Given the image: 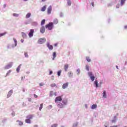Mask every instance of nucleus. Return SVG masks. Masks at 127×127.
Returning a JSON list of instances; mask_svg holds the SVG:
<instances>
[{"label": "nucleus", "instance_id": "nucleus-20", "mask_svg": "<svg viewBox=\"0 0 127 127\" xmlns=\"http://www.w3.org/2000/svg\"><path fill=\"white\" fill-rule=\"evenodd\" d=\"M46 10V6H44L43 7L41 8V11H45Z\"/></svg>", "mask_w": 127, "mask_h": 127}, {"label": "nucleus", "instance_id": "nucleus-50", "mask_svg": "<svg viewBox=\"0 0 127 127\" xmlns=\"http://www.w3.org/2000/svg\"><path fill=\"white\" fill-rule=\"evenodd\" d=\"M53 73V71H50L49 75H51Z\"/></svg>", "mask_w": 127, "mask_h": 127}, {"label": "nucleus", "instance_id": "nucleus-56", "mask_svg": "<svg viewBox=\"0 0 127 127\" xmlns=\"http://www.w3.org/2000/svg\"><path fill=\"white\" fill-rule=\"evenodd\" d=\"M124 27H125V29H127V26H125Z\"/></svg>", "mask_w": 127, "mask_h": 127}, {"label": "nucleus", "instance_id": "nucleus-7", "mask_svg": "<svg viewBox=\"0 0 127 127\" xmlns=\"http://www.w3.org/2000/svg\"><path fill=\"white\" fill-rule=\"evenodd\" d=\"M47 46L50 50H53V46L51 45L50 44H49V43H48L47 44Z\"/></svg>", "mask_w": 127, "mask_h": 127}, {"label": "nucleus", "instance_id": "nucleus-19", "mask_svg": "<svg viewBox=\"0 0 127 127\" xmlns=\"http://www.w3.org/2000/svg\"><path fill=\"white\" fill-rule=\"evenodd\" d=\"M91 108H92V109H97V104H95L92 105V107H91Z\"/></svg>", "mask_w": 127, "mask_h": 127}, {"label": "nucleus", "instance_id": "nucleus-22", "mask_svg": "<svg viewBox=\"0 0 127 127\" xmlns=\"http://www.w3.org/2000/svg\"><path fill=\"white\" fill-rule=\"evenodd\" d=\"M43 108V103H42L40 104V107H39V111H41V110H42V108Z\"/></svg>", "mask_w": 127, "mask_h": 127}, {"label": "nucleus", "instance_id": "nucleus-42", "mask_svg": "<svg viewBox=\"0 0 127 127\" xmlns=\"http://www.w3.org/2000/svg\"><path fill=\"white\" fill-rule=\"evenodd\" d=\"M11 115H12V116L13 117H14V116H15V112H13L12 113Z\"/></svg>", "mask_w": 127, "mask_h": 127}, {"label": "nucleus", "instance_id": "nucleus-28", "mask_svg": "<svg viewBox=\"0 0 127 127\" xmlns=\"http://www.w3.org/2000/svg\"><path fill=\"white\" fill-rule=\"evenodd\" d=\"M14 42L15 43V46H17V41L15 38H13Z\"/></svg>", "mask_w": 127, "mask_h": 127}, {"label": "nucleus", "instance_id": "nucleus-44", "mask_svg": "<svg viewBox=\"0 0 127 127\" xmlns=\"http://www.w3.org/2000/svg\"><path fill=\"white\" fill-rule=\"evenodd\" d=\"M117 8H120V4H117L116 5Z\"/></svg>", "mask_w": 127, "mask_h": 127}, {"label": "nucleus", "instance_id": "nucleus-62", "mask_svg": "<svg viewBox=\"0 0 127 127\" xmlns=\"http://www.w3.org/2000/svg\"><path fill=\"white\" fill-rule=\"evenodd\" d=\"M110 5H111V4H109V5H108V6H110Z\"/></svg>", "mask_w": 127, "mask_h": 127}, {"label": "nucleus", "instance_id": "nucleus-15", "mask_svg": "<svg viewBox=\"0 0 127 127\" xmlns=\"http://www.w3.org/2000/svg\"><path fill=\"white\" fill-rule=\"evenodd\" d=\"M56 56H57V55H56V52H54L53 54V60H54V59L56 58Z\"/></svg>", "mask_w": 127, "mask_h": 127}, {"label": "nucleus", "instance_id": "nucleus-32", "mask_svg": "<svg viewBox=\"0 0 127 127\" xmlns=\"http://www.w3.org/2000/svg\"><path fill=\"white\" fill-rule=\"evenodd\" d=\"M86 60L88 62H91V59H90V57H86Z\"/></svg>", "mask_w": 127, "mask_h": 127}, {"label": "nucleus", "instance_id": "nucleus-17", "mask_svg": "<svg viewBox=\"0 0 127 127\" xmlns=\"http://www.w3.org/2000/svg\"><path fill=\"white\" fill-rule=\"evenodd\" d=\"M30 16H31V13H28L26 15V18H29V17H30Z\"/></svg>", "mask_w": 127, "mask_h": 127}, {"label": "nucleus", "instance_id": "nucleus-63", "mask_svg": "<svg viewBox=\"0 0 127 127\" xmlns=\"http://www.w3.org/2000/svg\"><path fill=\"white\" fill-rule=\"evenodd\" d=\"M55 96H56V93H55Z\"/></svg>", "mask_w": 127, "mask_h": 127}, {"label": "nucleus", "instance_id": "nucleus-52", "mask_svg": "<svg viewBox=\"0 0 127 127\" xmlns=\"http://www.w3.org/2000/svg\"><path fill=\"white\" fill-rule=\"evenodd\" d=\"M57 45H58V43H56L54 44V46L55 47L57 46Z\"/></svg>", "mask_w": 127, "mask_h": 127}, {"label": "nucleus", "instance_id": "nucleus-6", "mask_svg": "<svg viewBox=\"0 0 127 127\" xmlns=\"http://www.w3.org/2000/svg\"><path fill=\"white\" fill-rule=\"evenodd\" d=\"M51 11H52V6H49L48 8L47 12L48 14H51Z\"/></svg>", "mask_w": 127, "mask_h": 127}, {"label": "nucleus", "instance_id": "nucleus-60", "mask_svg": "<svg viewBox=\"0 0 127 127\" xmlns=\"http://www.w3.org/2000/svg\"><path fill=\"white\" fill-rule=\"evenodd\" d=\"M28 0H24V1H27Z\"/></svg>", "mask_w": 127, "mask_h": 127}, {"label": "nucleus", "instance_id": "nucleus-2", "mask_svg": "<svg viewBox=\"0 0 127 127\" xmlns=\"http://www.w3.org/2000/svg\"><path fill=\"white\" fill-rule=\"evenodd\" d=\"M46 42V39H45V38H42L38 40V43L39 44H43V43H44V42Z\"/></svg>", "mask_w": 127, "mask_h": 127}, {"label": "nucleus", "instance_id": "nucleus-61", "mask_svg": "<svg viewBox=\"0 0 127 127\" xmlns=\"http://www.w3.org/2000/svg\"><path fill=\"white\" fill-rule=\"evenodd\" d=\"M23 92H25V90L23 89Z\"/></svg>", "mask_w": 127, "mask_h": 127}, {"label": "nucleus", "instance_id": "nucleus-9", "mask_svg": "<svg viewBox=\"0 0 127 127\" xmlns=\"http://www.w3.org/2000/svg\"><path fill=\"white\" fill-rule=\"evenodd\" d=\"M41 33H44L45 32V27L44 26H42L40 28Z\"/></svg>", "mask_w": 127, "mask_h": 127}, {"label": "nucleus", "instance_id": "nucleus-14", "mask_svg": "<svg viewBox=\"0 0 127 127\" xmlns=\"http://www.w3.org/2000/svg\"><path fill=\"white\" fill-rule=\"evenodd\" d=\"M58 108H64V105L62 103H60L58 105Z\"/></svg>", "mask_w": 127, "mask_h": 127}, {"label": "nucleus", "instance_id": "nucleus-1", "mask_svg": "<svg viewBox=\"0 0 127 127\" xmlns=\"http://www.w3.org/2000/svg\"><path fill=\"white\" fill-rule=\"evenodd\" d=\"M54 26L53 23L50 22L49 24L46 25L45 27L46 28H48L49 30H52Z\"/></svg>", "mask_w": 127, "mask_h": 127}, {"label": "nucleus", "instance_id": "nucleus-4", "mask_svg": "<svg viewBox=\"0 0 127 127\" xmlns=\"http://www.w3.org/2000/svg\"><path fill=\"white\" fill-rule=\"evenodd\" d=\"M88 76L90 77L91 80L93 81L95 80V76L93 75V73L91 72H88Z\"/></svg>", "mask_w": 127, "mask_h": 127}, {"label": "nucleus", "instance_id": "nucleus-3", "mask_svg": "<svg viewBox=\"0 0 127 127\" xmlns=\"http://www.w3.org/2000/svg\"><path fill=\"white\" fill-rule=\"evenodd\" d=\"M34 33V29H32L30 30V32L28 34V36L30 38L32 37L33 36V34Z\"/></svg>", "mask_w": 127, "mask_h": 127}, {"label": "nucleus", "instance_id": "nucleus-54", "mask_svg": "<svg viewBox=\"0 0 127 127\" xmlns=\"http://www.w3.org/2000/svg\"><path fill=\"white\" fill-rule=\"evenodd\" d=\"M39 85H40V86H43V84H42V83H40Z\"/></svg>", "mask_w": 127, "mask_h": 127}, {"label": "nucleus", "instance_id": "nucleus-53", "mask_svg": "<svg viewBox=\"0 0 127 127\" xmlns=\"http://www.w3.org/2000/svg\"><path fill=\"white\" fill-rule=\"evenodd\" d=\"M110 127H118V126H111Z\"/></svg>", "mask_w": 127, "mask_h": 127}, {"label": "nucleus", "instance_id": "nucleus-10", "mask_svg": "<svg viewBox=\"0 0 127 127\" xmlns=\"http://www.w3.org/2000/svg\"><path fill=\"white\" fill-rule=\"evenodd\" d=\"M12 67V64H10L5 66V69L6 70L7 69H9V68H11Z\"/></svg>", "mask_w": 127, "mask_h": 127}, {"label": "nucleus", "instance_id": "nucleus-38", "mask_svg": "<svg viewBox=\"0 0 127 127\" xmlns=\"http://www.w3.org/2000/svg\"><path fill=\"white\" fill-rule=\"evenodd\" d=\"M18 15H19V14H17V13H13V16H15L16 17H17V16H18Z\"/></svg>", "mask_w": 127, "mask_h": 127}, {"label": "nucleus", "instance_id": "nucleus-11", "mask_svg": "<svg viewBox=\"0 0 127 127\" xmlns=\"http://www.w3.org/2000/svg\"><path fill=\"white\" fill-rule=\"evenodd\" d=\"M68 68H69V64H64V69L65 72H67V70H68Z\"/></svg>", "mask_w": 127, "mask_h": 127}, {"label": "nucleus", "instance_id": "nucleus-23", "mask_svg": "<svg viewBox=\"0 0 127 127\" xmlns=\"http://www.w3.org/2000/svg\"><path fill=\"white\" fill-rule=\"evenodd\" d=\"M54 24H57V23H58V19H55L54 20Z\"/></svg>", "mask_w": 127, "mask_h": 127}, {"label": "nucleus", "instance_id": "nucleus-34", "mask_svg": "<svg viewBox=\"0 0 127 127\" xmlns=\"http://www.w3.org/2000/svg\"><path fill=\"white\" fill-rule=\"evenodd\" d=\"M67 4L68 5L70 6L71 5V0H67Z\"/></svg>", "mask_w": 127, "mask_h": 127}, {"label": "nucleus", "instance_id": "nucleus-39", "mask_svg": "<svg viewBox=\"0 0 127 127\" xmlns=\"http://www.w3.org/2000/svg\"><path fill=\"white\" fill-rule=\"evenodd\" d=\"M24 55L25 57H26L27 58H28V54H27V53H25Z\"/></svg>", "mask_w": 127, "mask_h": 127}, {"label": "nucleus", "instance_id": "nucleus-29", "mask_svg": "<svg viewBox=\"0 0 127 127\" xmlns=\"http://www.w3.org/2000/svg\"><path fill=\"white\" fill-rule=\"evenodd\" d=\"M94 85L96 86V88H98V81L97 80L95 81Z\"/></svg>", "mask_w": 127, "mask_h": 127}, {"label": "nucleus", "instance_id": "nucleus-27", "mask_svg": "<svg viewBox=\"0 0 127 127\" xmlns=\"http://www.w3.org/2000/svg\"><path fill=\"white\" fill-rule=\"evenodd\" d=\"M62 102L64 105H67V100H63Z\"/></svg>", "mask_w": 127, "mask_h": 127}, {"label": "nucleus", "instance_id": "nucleus-41", "mask_svg": "<svg viewBox=\"0 0 127 127\" xmlns=\"http://www.w3.org/2000/svg\"><path fill=\"white\" fill-rule=\"evenodd\" d=\"M11 73V70H9L7 72L6 75H8V74Z\"/></svg>", "mask_w": 127, "mask_h": 127}, {"label": "nucleus", "instance_id": "nucleus-46", "mask_svg": "<svg viewBox=\"0 0 127 127\" xmlns=\"http://www.w3.org/2000/svg\"><path fill=\"white\" fill-rule=\"evenodd\" d=\"M34 98H35L36 99L38 98V96L37 95H36V94H34Z\"/></svg>", "mask_w": 127, "mask_h": 127}, {"label": "nucleus", "instance_id": "nucleus-12", "mask_svg": "<svg viewBox=\"0 0 127 127\" xmlns=\"http://www.w3.org/2000/svg\"><path fill=\"white\" fill-rule=\"evenodd\" d=\"M21 34L23 38H26L27 37V35H26V34H25V33L22 32Z\"/></svg>", "mask_w": 127, "mask_h": 127}, {"label": "nucleus", "instance_id": "nucleus-37", "mask_svg": "<svg viewBox=\"0 0 127 127\" xmlns=\"http://www.w3.org/2000/svg\"><path fill=\"white\" fill-rule=\"evenodd\" d=\"M53 91H50V97H52V96H53Z\"/></svg>", "mask_w": 127, "mask_h": 127}, {"label": "nucleus", "instance_id": "nucleus-47", "mask_svg": "<svg viewBox=\"0 0 127 127\" xmlns=\"http://www.w3.org/2000/svg\"><path fill=\"white\" fill-rule=\"evenodd\" d=\"M112 123L113 124H115V123H116V120H112Z\"/></svg>", "mask_w": 127, "mask_h": 127}, {"label": "nucleus", "instance_id": "nucleus-43", "mask_svg": "<svg viewBox=\"0 0 127 127\" xmlns=\"http://www.w3.org/2000/svg\"><path fill=\"white\" fill-rule=\"evenodd\" d=\"M86 69L87 71H89V66L86 65Z\"/></svg>", "mask_w": 127, "mask_h": 127}, {"label": "nucleus", "instance_id": "nucleus-5", "mask_svg": "<svg viewBox=\"0 0 127 127\" xmlns=\"http://www.w3.org/2000/svg\"><path fill=\"white\" fill-rule=\"evenodd\" d=\"M62 101V97L61 96L57 97L55 99V103H58V102H61Z\"/></svg>", "mask_w": 127, "mask_h": 127}, {"label": "nucleus", "instance_id": "nucleus-64", "mask_svg": "<svg viewBox=\"0 0 127 127\" xmlns=\"http://www.w3.org/2000/svg\"><path fill=\"white\" fill-rule=\"evenodd\" d=\"M62 127H64V126H62Z\"/></svg>", "mask_w": 127, "mask_h": 127}, {"label": "nucleus", "instance_id": "nucleus-36", "mask_svg": "<svg viewBox=\"0 0 127 127\" xmlns=\"http://www.w3.org/2000/svg\"><path fill=\"white\" fill-rule=\"evenodd\" d=\"M58 127V124H54V125L51 126V127Z\"/></svg>", "mask_w": 127, "mask_h": 127}, {"label": "nucleus", "instance_id": "nucleus-31", "mask_svg": "<svg viewBox=\"0 0 127 127\" xmlns=\"http://www.w3.org/2000/svg\"><path fill=\"white\" fill-rule=\"evenodd\" d=\"M61 72H62V70H60L58 71V75L59 76H61Z\"/></svg>", "mask_w": 127, "mask_h": 127}, {"label": "nucleus", "instance_id": "nucleus-59", "mask_svg": "<svg viewBox=\"0 0 127 127\" xmlns=\"http://www.w3.org/2000/svg\"><path fill=\"white\" fill-rule=\"evenodd\" d=\"M45 0H42V1L44 2V1H45Z\"/></svg>", "mask_w": 127, "mask_h": 127}, {"label": "nucleus", "instance_id": "nucleus-26", "mask_svg": "<svg viewBox=\"0 0 127 127\" xmlns=\"http://www.w3.org/2000/svg\"><path fill=\"white\" fill-rule=\"evenodd\" d=\"M6 34V32L0 33V37H1L2 36H4V35H5Z\"/></svg>", "mask_w": 127, "mask_h": 127}, {"label": "nucleus", "instance_id": "nucleus-13", "mask_svg": "<svg viewBox=\"0 0 127 127\" xmlns=\"http://www.w3.org/2000/svg\"><path fill=\"white\" fill-rule=\"evenodd\" d=\"M20 68H21V64H20L16 68V71L17 73L19 72V71L20 70Z\"/></svg>", "mask_w": 127, "mask_h": 127}, {"label": "nucleus", "instance_id": "nucleus-58", "mask_svg": "<svg viewBox=\"0 0 127 127\" xmlns=\"http://www.w3.org/2000/svg\"><path fill=\"white\" fill-rule=\"evenodd\" d=\"M116 68H117V69H119L118 65H116Z\"/></svg>", "mask_w": 127, "mask_h": 127}, {"label": "nucleus", "instance_id": "nucleus-55", "mask_svg": "<svg viewBox=\"0 0 127 127\" xmlns=\"http://www.w3.org/2000/svg\"><path fill=\"white\" fill-rule=\"evenodd\" d=\"M34 127H38V126H37V125H34Z\"/></svg>", "mask_w": 127, "mask_h": 127}, {"label": "nucleus", "instance_id": "nucleus-18", "mask_svg": "<svg viewBox=\"0 0 127 127\" xmlns=\"http://www.w3.org/2000/svg\"><path fill=\"white\" fill-rule=\"evenodd\" d=\"M68 77H72L73 76V72L69 71L67 74Z\"/></svg>", "mask_w": 127, "mask_h": 127}, {"label": "nucleus", "instance_id": "nucleus-48", "mask_svg": "<svg viewBox=\"0 0 127 127\" xmlns=\"http://www.w3.org/2000/svg\"><path fill=\"white\" fill-rule=\"evenodd\" d=\"M91 4H92V6H95V3H94V2H92Z\"/></svg>", "mask_w": 127, "mask_h": 127}, {"label": "nucleus", "instance_id": "nucleus-30", "mask_svg": "<svg viewBox=\"0 0 127 127\" xmlns=\"http://www.w3.org/2000/svg\"><path fill=\"white\" fill-rule=\"evenodd\" d=\"M16 122H19V126H22V125H23V123L21 121H19V120H17Z\"/></svg>", "mask_w": 127, "mask_h": 127}, {"label": "nucleus", "instance_id": "nucleus-25", "mask_svg": "<svg viewBox=\"0 0 127 127\" xmlns=\"http://www.w3.org/2000/svg\"><path fill=\"white\" fill-rule=\"evenodd\" d=\"M25 122H26L27 124H30V123H31L30 119H26V120H25Z\"/></svg>", "mask_w": 127, "mask_h": 127}, {"label": "nucleus", "instance_id": "nucleus-45", "mask_svg": "<svg viewBox=\"0 0 127 127\" xmlns=\"http://www.w3.org/2000/svg\"><path fill=\"white\" fill-rule=\"evenodd\" d=\"M77 73H78V74H80V72H81V70H80V69H77Z\"/></svg>", "mask_w": 127, "mask_h": 127}, {"label": "nucleus", "instance_id": "nucleus-40", "mask_svg": "<svg viewBox=\"0 0 127 127\" xmlns=\"http://www.w3.org/2000/svg\"><path fill=\"white\" fill-rule=\"evenodd\" d=\"M12 92H11V91H9V92H8V95H7V96L8 97H9L11 95V93H12Z\"/></svg>", "mask_w": 127, "mask_h": 127}, {"label": "nucleus", "instance_id": "nucleus-49", "mask_svg": "<svg viewBox=\"0 0 127 127\" xmlns=\"http://www.w3.org/2000/svg\"><path fill=\"white\" fill-rule=\"evenodd\" d=\"M49 109H52V105H49L48 106Z\"/></svg>", "mask_w": 127, "mask_h": 127}, {"label": "nucleus", "instance_id": "nucleus-21", "mask_svg": "<svg viewBox=\"0 0 127 127\" xmlns=\"http://www.w3.org/2000/svg\"><path fill=\"white\" fill-rule=\"evenodd\" d=\"M103 96V98H107V95L106 94V90H104Z\"/></svg>", "mask_w": 127, "mask_h": 127}, {"label": "nucleus", "instance_id": "nucleus-16", "mask_svg": "<svg viewBox=\"0 0 127 127\" xmlns=\"http://www.w3.org/2000/svg\"><path fill=\"white\" fill-rule=\"evenodd\" d=\"M33 118V116L30 115L27 116V119H28L29 120H32Z\"/></svg>", "mask_w": 127, "mask_h": 127}, {"label": "nucleus", "instance_id": "nucleus-51", "mask_svg": "<svg viewBox=\"0 0 127 127\" xmlns=\"http://www.w3.org/2000/svg\"><path fill=\"white\" fill-rule=\"evenodd\" d=\"M24 41V40H23V39L21 40V42H22V43H23Z\"/></svg>", "mask_w": 127, "mask_h": 127}, {"label": "nucleus", "instance_id": "nucleus-8", "mask_svg": "<svg viewBox=\"0 0 127 127\" xmlns=\"http://www.w3.org/2000/svg\"><path fill=\"white\" fill-rule=\"evenodd\" d=\"M68 85H69V83H68V82H66L65 83H64L63 86H62L63 89H66V88H67V87H68Z\"/></svg>", "mask_w": 127, "mask_h": 127}, {"label": "nucleus", "instance_id": "nucleus-57", "mask_svg": "<svg viewBox=\"0 0 127 127\" xmlns=\"http://www.w3.org/2000/svg\"><path fill=\"white\" fill-rule=\"evenodd\" d=\"M76 126H77V124L74 125H73V127H76Z\"/></svg>", "mask_w": 127, "mask_h": 127}, {"label": "nucleus", "instance_id": "nucleus-35", "mask_svg": "<svg viewBox=\"0 0 127 127\" xmlns=\"http://www.w3.org/2000/svg\"><path fill=\"white\" fill-rule=\"evenodd\" d=\"M51 87H52V88H53L54 87H56V84L53 83V84H51Z\"/></svg>", "mask_w": 127, "mask_h": 127}, {"label": "nucleus", "instance_id": "nucleus-24", "mask_svg": "<svg viewBox=\"0 0 127 127\" xmlns=\"http://www.w3.org/2000/svg\"><path fill=\"white\" fill-rule=\"evenodd\" d=\"M125 1H126V0H121V5H124V4H125Z\"/></svg>", "mask_w": 127, "mask_h": 127}, {"label": "nucleus", "instance_id": "nucleus-33", "mask_svg": "<svg viewBox=\"0 0 127 127\" xmlns=\"http://www.w3.org/2000/svg\"><path fill=\"white\" fill-rule=\"evenodd\" d=\"M45 24V19H43L41 21V25H44Z\"/></svg>", "mask_w": 127, "mask_h": 127}]
</instances>
